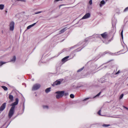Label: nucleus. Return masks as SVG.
Here are the masks:
<instances>
[{
	"label": "nucleus",
	"instance_id": "obj_43",
	"mask_svg": "<svg viewBox=\"0 0 128 128\" xmlns=\"http://www.w3.org/2000/svg\"><path fill=\"white\" fill-rule=\"evenodd\" d=\"M100 81V82L101 83H103V82H101V80Z\"/></svg>",
	"mask_w": 128,
	"mask_h": 128
},
{
	"label": "nucleus",
	"instance_id": "obj_46",
	"mask_svg": "<svg viewBox=\"0 0 128 128\" xmlns=\"http://www.w3.org/2000/svg\"><path fill=\"white\" fill-rule=\"evenodd\" d=\"M127 85L128 86V84Z\"/></svg>",
	"mask_w": 128,
	"mask_h": 128
},
{
	"label": "nucleus",
	"instance_id": "obj_31",
	"mask_svg": "<svg viewBox=\"0 0 128 128\" xmlns=\"http://www.w3.org/2000/svg\"><path fill=\"white\" fill-rule=\"evenodd\" d=\"M70 97L72 98H73L74 97V96L73 94H71L70 96Z\"/></svg>",
	"mask_w": 128,
	"mask_h": 128
},
{
	"label": "nucleus",
	"instance_id": "obj_37",
	"mask_svg": "<svg viewBox=\"0 0 128 128\" xmlns=\"http://www.w3.org/2000/svg\"><path fill=\"white\" fill-rule=\"evenodd\" d=\"M89 3L90 5H91L92 4V0H90L89 2Z\"/></svg>",
	"mask_w": 128,
	"mask_h": 128
},
{
	"label": "nucleus",
	"instance_id": "obj_34",
	"mask_svg": "<svg viewBox=\"0 0 128 128\" xmlns=\"http://www.w3.org/2000/svg\"><path fill=\"white\" fill-rule=\"evenodd\" d=\"M128 11V7L126 8L124 10V12H126Z\"/></svg>",
	"mask_w": 128,
	"mask_h": 128
},
{
	"label": "nucleus",
	"instance_id": "obj_32",
	"mask_svg": "<svg viewBox=\"0 0 128 128\" xmlns=\"http://www.w3.org/2000/svg\"><path fill=\"white\" fill-rule=\"evenodd\" d=\"M17 1H20L22 2H26V0H16Z\"/></svg>",
	"mask_w": 128,
	"mask_h": 128
},
{
	"label": "nucleus",
	"instance_id": "obj_20",
	"mask_svg": "<svg viewBox=\"0 0 128 128\" xmlns=\"http://www.w3.org/2000/svg\"><path fill=\"white\" fill-rule=\"evenodd\" d=\"M4 5L3 4H0V10H3L4 8Z\"/></svg>",
	"mask_w": 128,
	"mask_h": 128
},
{
	"label": "nucleus",
	"instance_id": "obj_27",
	"mask_svg": "<svg viewBox=\"0 0 128 128\" xmlns=\"http://www.w3.org/2000/svg\"><path fill=\"white\" fill-rule=\"evenodd\" d=\"M101 93V92H100L96 96H94V98L98 96H99L100 95V94Z\"/></svg>",
	"mask_w": 128,
	"mask_h": 128
},
{
	"label": "nucleus",
	"instance_id": "obj_9",
	"mask_svg": "<svg viewBox=\"0 0 128 128\" xmlns=\"http://www.w3.org/2000/svg\"><path fill=\"white\" fill-rule=\"evenodd\" d=\"M90 16V13H87L81 19V20L86 19L89 18Z\"/></svg>",
	"mask_w": 128,
	"mask_h": 128
},
{
	"label": "nucleus",
	"instance_id": "obj_11",
	"mask_svg": "<svg viewBox=\"0 0 128 128\" xmlns=\"http://www.w3.org/2000/svg\"><path fill=\"white\" fill-rule=\"evenodd\" d=\"M117 22V20H116L115 19L113 18L112 19V26L114 27V26H116V25Z\"/></svg>",
	"mask_w": 128,
	"mask_h": 128
},
{
	"label": "nucleus",
	"instance_id": "obj_12",
	"mask_svg": "<svg viewBox=\"0 0 128 128\" xmlns=\"http://www.w3.org/2000/svg\"><path fill=\"white\" fill-rule=\"evenodd\" d=\"M69 56H68L65 57L62 59V62H65L67 61L68 60V58H69Z\"/></svg>",
	"mask_w": 128,
	"mask_h": 128
},
{
	"label": "nucleus",
	"instance_id": "obj_21",
	"mask_svg": "<svg viewBox=\"0 0 128 128\" xmlns=\"http://www.w3.org/2000/svg\"><path fill=\"white\" fill-rule=\"evenodd\" d=\"M66 28H65L61 30L60 32V33L64 32L66 30Z\"/></svg>",
	"mask_w": 128,
	"mask_h": 128
},
{
	"label": "nucleus",
	"instance_id": "obj_15",
	"mask_svg": "<svg viewBox=\"0 0 128 128\" xmlns=\"http://www.w3.org/2000/svg\"><path fill=\"white\" fill-rule=\"evenodd\" d=\"M8 98L11 101H12L13 100L14 96L12 95L9 94Z\"/></svg>",
	"mask_w": 128,
	"mask_h": 128
},
{
	"label": "nucleus",
	"instance_id": "obj_41",
	"mask_svg": "<svg viewBox=\"0 0 128 128\" xmlns=\"http://www.w3.org/2000/svg\"><path fill=\"white\" fill-rule=\"evenodd\" d=\"M23 108H24L23 110L24 111V103L23 104Z\"/></svg>",
	"mask_w": 128,
	"mask_h": 128
},
{
	"label": "nucleus",
	"instance_id": "obj_26",
	"mask_svg": "<svg viewBox=\"0 0 128 128\" xmlns=\"http://www.w3.org/2000/svg\"><path fill=\"white\" fill-rule=\"evenodd\" d=\"M123 30H122L121 32V36L122 38V39H123Z\"/></svg>",
	"mask_w": 128,
	"mask_h": 128
},
{
	"label": "nucleus",
	"instance_id": "obj_39",
	"mask_svg": "<svg viewBox=\"0 0 128 128\" xmlns=\"http://www.w3.org/2000/svg\"><path fill=\"white\" fill-rule=\"evenodd\" d=\"M89 99V98H86L85 99H84V101H85L86 100H87L88 99Z\"/></svg>",
	"mask_w": 128,
	"mask_h": 128
},
{
	"label": "nucleus",
	"instance_id": "obj_42",
	"mask_svg": "<svg viewBox=\"0 0 128 128\" xmlns=\"http://www.w3.org/2000/svg\"><path fill=\"white\" fill-rule=\"evenodd\" d=\"M7 10H6V13H7Z\"/></svg>",
	"mask_w": 128,
	"mask_h": 128
},
{
	"label": "nucleus",
	"instance_id": "obj_8",
	"mask_svg": "<svg viewBox=\"0 0 128 128\" xmlns=\"http://www.w3.org/2000/svg\"><path fill=\"white\" fill-rule=\"evenodd\" d=\"M6 103V102L4 103L0 107V112L3 111L5 108Z\"/></svg>",
	"mask_w": 128,
	"mask_h": 128
},
{
	"label": "nucleus",
	"instance_id": "obj_22",
	"mask_svg": "<svg viewBox=\"0 0 128 128\" xmlns=\"http://www.w3.org/2000/svg\"><path fill=\"white\" fill-rule=\"evenodd\" d=\"M1 87L5 91H6L8 90V88L5 86H1Z\"/></svg>",
	"mask_w": 128,
	"mask_h": 128
},
{
	"label": "nucleus",
	"instance_id": "obj_45",
	"mask_svg": "<svg viewBox=\"0 0 128 128\" xmlns=\"http://www.w3.org/2000/svg\"><path fill=\"white\" fill-rule=\"evenodd\" d=\"M73 48V47H72L71 48Z\"/></svg>",
	"mask_w": 128,
	"mask_h": 128
},
{
	"label": "nucleus",
	"instance_id": "obj_3",
	"mask_svg": "<svg viewBox=\"0 0 128 128\" xmlns=\"http://www.w3.org/2000/svg\"><path fill=\"white\" fill-rule=\"evenodd\" d=\"M86 42H79L77 45V46H80V48L82 47V48L80 49H79V48H78L76 50H75V52H78L80 51L84 47V44H85Z\"/></svg>",
	"mask_w": 128,
	"mask_h": 128
},
{
	"label": "nucleus",
	"instance_id": "obj_28",
	"mask_svg": "<svg viewBox=\"0 0 128 128\" xmlns=\"http://www.w3.org/2000/svg\"><path fill=\"white\" fill-rule=\"evenodd\" d=\"M6 62H0V66H2V65L3 64H5L6 63Z\"/></svg>",
	"mask_w": 128,
	"mask_h": 128
},
{
	"label": "nucleus",
	"instance_id": "obj_18",
	"mask_svg": "<svg viewBox=\"0 0 128 128\" xmlns=\"http://www.w3.org/2000/svg\"><path fill=\"white\" fill-rule=\"evenodd\" d=\"M16 60V57L15 56H14L13 58L10 60V62H14Z\"/></svg>",
	"mask_w": 128,
	"mask_h": 128
},
{
	"label": "nucleus",
	"instance_id": "obj_2",
	"mask_svg": "<svg viewBox=\"0 0 128 128\" xmlns=\"http://www.w3.org/2000/svg\"><path fill=\"white\" fill-rule=\"evenodd\" d=\"M56 94H57L56 95V97L57 98H59L62 96L64 95V91H58L56 92Z\"/></svg>",
	"mask_w": 128,
	"mask_h": 128
},
{
	"label": "nucleus",
	"instance_id": "obj_44",
	"mask_svg": "<svg viewBox=\"0 0 128 128\" xmlns=\"http://www.w3.org/2000/svg\"><path fill=\"white\" fill-rule=\"evenodd\" d=\"M103 42H104V43H105V42H104V41H103Z\"/></svg>",
	"mask_w": 128,
	"mask_h": 128
},
{
	"label": "nucleus",
	"instance_id": "obj_38",
	"mask_svg": "<svg viewBox=\"0 0 128 128\" xmlns=\"http://www.w3.org/2000/svg\"><path fill=\"white\" fill-rule=\"evenodd\" d=\"M120 72V70H118L117 72H116V74L117 75V74H118Z\"/></svg>",
	"mask_w": 128,
	"mask_h": 128
},
{
	"label": "nucleus",
	"instance_id": "obj_4",
	"mask_svg": "<svg viewBox=\"0 0 128 128\" xmlns=\"http://www.w3.org/2000/svg\"><path fill=\"white\" fill-rule=\"evenodd\" d=\"M40 87V85L39 84H34L32 88L33 90H35L38 89Z\"/></svg>",
	"mask_w": 128,
	"mask_h": 128
},
{
	"label": "nucleus",
	"instance_id": "obj_33",
	"mask_svg": "<svg viewBox=\"0 0 128 128\" xmlns=\"http://www.w3.org/2000/svg\"><path fill=\"white\" fill-rule=\"evenodd\" d=\"M64 96H67L68 95V92H66L65 93H64Z\"/></svg>",
	"mask_w": 128,
	"mask_h": 128
},
{
	"label": "nucleus",
	"instance_id": "obj_17",
	"mask_svg": "<svg viewBox=\"0 0 128 128\" xmlns=\"http://www.w3.org/2000/svg\"><path fill=\"white\" fill-rule=\"evenodd\" d=\"M51 88H47L45 90L46 92L48 93L50 92V91Z\"/></svg>",
	"mask_w": 128,
	"mask_h": 128
},
{
	"label": "nucleus",
	"instance_id": "obj_30",
	"mask_svg": "<svg viewBox=\"0 0 128 128\" xmlns=\"http://www.w3.org/2000/svg\"><path fill=\"white\" fill-rule=\"evenodd\" d=\"M43 108L44 109H48V107L47 106H43Z\"/></svg>",
	"mask_w": 128,
	"mask_h": 128
},
{
	"label": "nucleus",
	"instance_id": "obj_29",
	"mask_svg": "<svg viewBox=\"0 0 128 128\" xmlns=\"http://www.w3.org/2000/svg\"><path fill=\"white\" fill-rule=\"evenodd\" d=\"M124 94H122L120 96V97H119V99H122V98L123 97V96H124Z\"/></svg>",
	"mask_w": 128,
	"mask_h": 128
},
{
	"label": "nucleus",
	"instance_id": "obj_24",
	"mask_svg": "<svg viewBox=\"0 0 128 128\" xmlns=\"http://www.w3.org/2000/svg\"><path fill=\"white\" fill-rule=\"evenodd\" d=\"M84 67H82V68H80V69H79L78 70L77 72H80L81 71H82V70H83V69H84Z\"/></svg>",
	"mask_w": 128,
	"mask_h": 128
},
{
	"label": "nucleus",
	"instance_id": "obj_23",
	"mask_svg": "<svg viewBox=\"0 0 128 128\" xmlns=\"http://www.w3.org/2000/svg\"><path fill=\"white\" fill-rule=\"evenodd\" d=\"M110 126V124H104L102 125V126L103 127H108V126Z\"/></svg>",
	"mask_w": 128,
	"mask_h": 128
},
{
	"label": "nucleus",
	"instance_id": "obj_16",
	"mask_svg": "<svg viewBox=\"0 0 128 128\" xmlns=\"http://www.w3.org/2000/svg\"><path fill=\"white\" fill-rule=\"evenodd\" d=\"M117 75L116 74V73L113 72L112 74L110 75V76L111 78H114L116 77Z\"/></svg>",
	"mask_w": 128,
	"mask_h": 128
},
{
	"label": "nucleus",
	"instance_id": "obj_5",
	"mask_svg": "<svg viewBox=\"0 0 128 128\" xmlns=\"http://www.w3.org/2000/svg\"><path fill=\"white\" fill-rule=\"evenodd\" d=\"M63 80L62 79H60L58 80H57L53 83L52 84V86H54L60 84V83L62 82Z\"/></svg>",
	"mask_w": 128,
	"mask_h": 128
},
{
	"label": "nucleus",
	"instance_id": "obj_40",
	"mask_svg": "<svg viewBox=\"0 0 128 128\" xmlns=\"http://www.w3.org/2000/svg\"><path fill=\"white\" fill-rule=\"evenodd\" d=\"M124 107L126 109V110H128V108L126 107L125 106H124Z\"/></svg>",
	"mask_w": 128,
	"mask_h": 128
},
{
	"label": "nucleus",
	"instance_id": "obj_13",
	"mask_svg": "<svg viewBox=\"0 0 128 128\" xmlns=\"http://www.w3.org/2000/svg\"><path fill=\"white\" fill-rule=\"evenodd\" d=\"M105 4V2L104 0H103L101 1L100 4V7H102L103 6L104 4Z\"/></svg>",
	"mask_w": 128,
	"mask_h": 128
},
{
	"label": "nucleus",
	"instance_id": "obj_35",
	"mask_svg": "<svg viewBox=\"0 0 128 128\" xmlns=\"http://www.w3.org/2000/svg\"><path fill=\"white\" fill-rule=\"evenodd\" d=\"M42 12V11H40V12H36L35 13V14H38L39 13H41Z\"/></svg>",
	"mask_w": 128,
	"mask_h": 128
},
{
	"label": "nucleus",
	"instance_id": "obj_6",
	"mask_svg": "<svg viewBox=\"0 0 128 128\" xmlns=\"http://www.w3.org/2000/svg\"><path fill=\"white\" fill-rule=\"evenodd\" d=\"M100 35L99 34H96L94 36H93L89 37L86 38V41H87L88 40L92 38H100Z\"/></svg>",
	"mask_w": 128,
	"mask_h": 128
},
{
	"label": "nucleus",
	"instance_id": "obj_1",
	"mask_svg": "<svg viewBox=\"0 0 128 128\" xmlns=\"http://www.w3.org/2000/svg\"><path fill=\"white\" fill-rule=\"evenodd\" d=\"M18 99L16 98V101L11 104L10 106L12 107L10 110L8 114V117L10 118H11L14 114L15 106L18 104Z\"/></svg>",
	"mask_w": 128,
	"mask_h": 128
},
{
	"label": "nucleus",
	"instance_id": "obj_19",
	"mask_svg": "<svg viewBox=\"0 0 128 128\" xmlns=\"http://www.w3.org/2000/svg\"><path fill=\"white\" fill-rule=\"evenodd\" d=\"M108 53H109L108 52V51H107L105 52H104L100 53V55L101 56H103L104 55Z\"/></svg>",
	"mask_w": 128,
	"mask_h": 128
},
{
	"label": "nucleus",
	"instance_id": "obj_36",
	"mask_svg": "<svg viewBox=\"0 0 128 128\" xmlns=\"http://www.w3.org/2000/svg\"><path fill=\"white\" fill-rule=\"evenodd\" d=\"M101 112V110H100L98 112V114L100 115V116L101 115V113H100Z\"/></svg>",
	"mask_w": 128,
	"mask_h": 128
},
{
	"label": "nucleus",
	"instance_id": "obj_14",
	"mask_svg": "<svg viewBox=\"0 0 128 128\" xmlns=\"http://www.w3.org/2000/svg\"><path fill=\"white\" fill-rule=\"evenodd\" d=\"M36 23H35L32 24L28 26L27 28V29L28 30L30 28H31L34 26L36 24Z\"/></svg>",
	"mask_w": 128,
	"mask_h": 128
},
{
	"label": "nucleus",
	"instance_id": "obj_25",
	"mask_svg": "<svg viewBox=\"0 0 128 128\" xmlns=\"http://www.w3.org/2000/svg\"><path fill=\"white\" fill-rule=\"evenodd\" d=\"M118 52H117L116 53H111V54H110L111 55H118L119 54H118Z\"/></svg>",
	"mask_w": 128,
	"mask_h": 128
},
{
	"label": "nucleus",
	"instance_id": "obj_7",
	"mask_svg": "<svg viewBox=\"0 0 128 128\" xmlns=\"http://www.w3.org/2000/svg\"><path fill=\"white\" fill-rule=\"evenodd\" d=\"M14 23L13 22H10V31H13L14 28Z\"/></svg>",
	"mask_w": 128,
	"mask_h": 128
},
{
	"label": "nucleus",
	"instance_id": "obj_10",
	"mask_svg": "<svg viewBox=\"0 0 128 128\" xmlns=\"http://www.w3.org/2000/svg\"><path fill=\"white\" fill-rule=\"evenodd\" d=\"M100 35L104 39H106L107 38L108 35L106 32H105L101 34Z\"/></svg>",
	"mask_w": 128,
	"mask_h": 128
}]
</instances>
